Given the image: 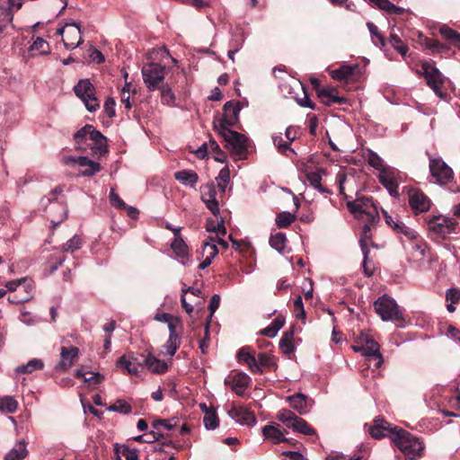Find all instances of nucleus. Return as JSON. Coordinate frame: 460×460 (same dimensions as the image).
Wrapping results in <instances>:
<instances>
[{"instance_id":"nucleus-1","label":"nucleus","mask_w":460,"mask_h":460,"mask_svg":"<svg viewBox=\"0 0 460 460\" xmlns=\"http://www.w3.org/2000/svg\"><path fill=\"white\" fill-rule=\"evenodd\" d=\"M347 209L354 217L362 222L363 226L360 231V247L364 254V271L367 276L373 274V270L367 265V256L369 253L368 242L372 239V230L379 222V212L376 205L371 197L358 195L352 199L347 195Z\"/></svg>"},{"instance_id":"nucleus-2","label":"nucleus","mask_w":460,"mask_h":460,"mask_svg":"<svg viewBox=\"0 0 460 460\" xmlns=\"http://www.w3.org/2000/svg\"><path fill=\"white\" fill-rule=\"evenodd\" d=\"M354 351H361L366 358L367 367H374L378 369L384 363V358L380 353L379 344L367 333L359 331L358 336L355 339V343L351 345Z\"/></svg>"},{"instance_id":"nucleus-3","label":"nucleus","mask_w":460,"mask_h":460,"mask_svg":"<svg viewBox=\"0 0 460 460\" xmlns=\"http://www.w3.org/2000/svg\"><path fill=\"white\" fill-rule=\"evenodd\" d=\"M393 443L407 459L416 460L423 456L425 448L423 443L402 428L394 433Z\"/></svg>"},{"instance_id":"nucleus-4","label":"nucleus","mask_w":460,"mask_h":460,"mask_svg":"<svg viewBox=\"0 0 460 460\" xmlns=\"http://www.w3.org/2000/svg\"><path fill=\"white\" fill-rule=\"evenodd\" d=\"M214 127L226 142V147H228L234 155L239 158H244L247 153L248 138L244 135L232 130L224 125H215Z\"/></svg>"},{"instance_id":"nucleus-5","label":"nucleus","mask_w":460,"mask_h":460,"mask_svg":"<svg viewBox=\"0 0 460 460\" xmlns=\"http://www.w3.org/2000/svg\"><path fill=\"white\" fill-rule=\"evenodd\" d=\"M376 314L383 321H394L403 323L404 317L396 302L390 296L384 295L374 304Z\"/></svg>"},{"instance_id":"nucleus-6","label":"nucleus","mask_w":460,"mask_h":460,"mask_svg":"<svg viewBox=\"0 0 460 460\" xmlns=\"http://www.w3.org/2000/svg\"><path fill=\"white\" fill-rule=\"evenodd\" d=\"M143 81L150 92L158 90L164 84L165 66L157 63H148L141 69Z\"/></svg>"},{"instance_id":"nucleus-7","label":"nucleus","mask_w":460,"mask_h":460,"mask_svg":"<svg viewBox=\"0 0 460 460\" xmlns=\"http://www.w3.org/2000/svg\"><path fill=\"white\" fill-rule=\"evenodd\" d=\"M277 418L279 421L284 423L287 428L291 429L295 432L306 436H316V431L312 426L289 410L279 411Z\"/></svg>"},{"instance_id":"nucleus-8","label":"nucleus","mask_w":460,"mask_h":460,"mask_svg":"<svg viewBox=\"0 0 460 460\" xmlns=\"http://www.w3.org/2000/svg\"><path fill=\"white\" fill-rule=\"evenodd\" d=\"M75 95L84 102L86 110L94 112L100 108L95 88L88 79L80 80L74 87Z\"/></svg>"},{"instance_id":"nucleus-9","label":"nucleus","mask_w":460,"mask_h":460,"mask_svg":"<svg viewBox=\"0 0 460 460\" xmlns=\"http://www.w3.org/2000/svg\"><path fill=\"white\" fill-rule=\"evenodd\" d=\"M421 70L427 84L434 91V93L443 97L446 93H443L442 87L444 84V76L440 71L436 67L434 62L422 61Z\"/></svg>"},{"instance_id":"nucleus-10","label":"nucleus","mask_w":460,"mask_h":460,"mask_svg":"<svg viewBox=\"0 0 460 460\" xmlns=\"http://www.w3.org/2000/svg\"><path fill=\"white\" fill-rule=\"evenodd\" d=\"M429 172L435 182L440 185H446L454 179L453 170L440 158H433L429 155Z\"/></svg>"},{"instance_id":"nucleus-11","label":"nucleus","mask_w":460,"mask_h":460,"mask_svg":"<svg viewBox=\"0 0 460 460\" xmlns=\"http://www.w3.org/2000/svg\"><path fill=\"white\" fill-rule=\"evenodd\" d=\"M407 194L409 205L415 215L430 209L431 200L421 190L410 188Z\"/></svg>"},{"instance_id":"nucleus-12","label":"nucleus","mask_w":460,"mask_h":460,"mask_svg":"<svg viewBox=\"0 0 460 460\" xmlns=\"http://www.w3.org/2000/svg\"><path fill=\"white\" fill-rule=\"evenodd\" d=\"M386 225L399 235H403L408 240H413L417 237V232L406 226L398 215H390L386 210L382 208Z\"/></svg>"},{"instance_id":"nucleus-13","label":"nucleus","mask_w":460,"mask_h":460,"mask_svg":"<svg viewBox=\"0 0 460 460\" xmlns=\"http://www.w3.org/2000/svg\"><path fill=\"white\" fill-rule=\"evenodd\" d=\"M401 428L393 426L391 423L386 421L384 418L378 416L373 420V424L369 428L368 431L372 438L381 439L385 437H389L393 441L394 433L400 430Z\"/></svg>"},{"instance_id":"nucleus-14","label":"nucleus","mask_w":460,"mask_h":460,"mask_svg":"<svg viewBox=\"0 0 460 460\" xmlns=\"http://www.w3.org/2000/svg\"><path fill=\"white\" fill-rule=\"evenodd\" d=\"M116 366L119 367L123 373L137 377L140 376L144 369L143 363H141L136 354L132 352L121 356L118 359Z\"/></svg>"},{"instance_id":"nucleus-15","label":"nucleus","mask_w":460,"mask_h":460,"mask_svg":"<svg viewBox=\"0 0 460 460\" xmlns=\"http://www.w3.org/2000/svg\"><path fill=\"white\" fill-rule=\"evenodd\" d=\"M429 229L439 235H447L455 232L456 223L448 217L433 216L428 220Z\"/></svg>"},{"instance_id":"nucleus-16","label":"nucleus","mask_w":460,"mask_h":460,"mask_svg":"<svg viewBox=\"0 0 460 460\" xmlns=\"http://www.w3.org/2000/svg\"><path fill=\"white\" fill-rule=\"evenodd\" d=\"M207 231L212 233V234L208 236L206 240L207 242L216 243V246L218 244L225 250L228 248V243L225 240L226 228L223 219H220L217 226L208 222L207 225Z\"/></svg>"},{"instance_id":"nucleus-17","label":"nucleus","mask_w":460,"mask_h":460,"mask_svg":"<svg viewBox=\"0 0 460 460\" xmlns=\"http://www.w3.org/2000/svg\"><path fill=\"white\" fill-rule=\"evenodd\" d=\"M250 382L251 377L245 373L231 374L225 379V384L239 396L243 395Z\"/></svg>"},{"instance_id":"nucleus-18","label":"nucleus","mask_w":460,"mask_h":460,"mask_svg":"<svg viewBox=\"0 0 460 460\" xmlns=\"http://www.w3.org/2000/svg\"><path fill=\"white\" fill-rule=\"evenodd\" d=\"M242 109L239 102H227L223 108V118L217 125H224L225 127H231L237 123L239 119V113Z\"/></svg>"},{"instance_id":"nucleus-19","label":"nucleus","mask_w":460,"mask_h":460,"mask_svg":"<svg viewBox=\"0 0 460 460\" xmlns=\"http://www.w3.org/2000/svg\"><path fill=\"white\" fill-rule=\"evenodd\" d=\"M367 63L368 60L365 58H359L355 62H347V85L349 82H359L364 78Z\"/></svg>"},{"instance_id":"nucleus-20","label":"nucleus","mask_w":460,"mask_h":460,"mask_svg":"<svg viewBox=\"0 0 460 460\" xmlns=\"http://www.w3.org/2000/svg\"><path fill=\"white\" fill-rule=\"evenodd\" d=\"M201 199L206 204L208 209L214 216L219 214L218 201L217 199V190L214 183H208L200 187Z\"/></svg>"},{"instance_id":"nucleus-21","label":"nucleus","mask_w":460,"mask_h":460,"mask_svg":"<svg viewBox=\"0 0 460 460\" xmlns=\"http://www.w3.org/2000/svg\"><path fill=\"white\" fill-rule=\"evenodd\" d=\"M228 415L237 423L243 425L250 426L256 423L254 414L243 405L233 404L232 407L228 410Z\"/></svg>"},{"instance_id":"nucleus-22","label":"nucleus","mask_w":460,"mask_h":460,"mask_svg":"<svg viewBox=\"0 0 460 460\" xmlns=\"http://www.w3.org/2000/svg\"><path fill=\"white\" fill-rule=\"evenodd\" d=\"M79 349L74 346L62 347L60 349V360L56 366L57 371H66L73 367L75 360L78 358Z\"/></svg>"},{"instance_id":"nucleus-23","label":"nucleus","mask_w":460,"mask_h":460,"mask_svg":"<svg viewBox=\"0 0 460 460\" xmlns=\"http://www.w3.org/2000/svg\"><path fill=\"white\" fill-rule=\"evenodd\" d=\"M63 43L66 49H75L82 43L81 30L76 22L66 23Z\"/></svg>"},{"instance_id":"nucleus-24","label":"nucleus","mask_w":460,"mask_h":460,"mask_svg":"<svg viewBox=\"0 0 460 460\" xmlns=\"http://www.w3.org/2000/svg\"><path fill=\"white\" fill-rule=\"evenodd\" d=\"M90 144L89 148L93 155H102L107 153V140L106 137L93 127V132L89 136Z\"/></svg>"},{"instance_id":"nucleus-25","label":"nucleus","mask_w":460,"mask_h":460,"mask_svg":"<svg viewBox=\"0 0 460 460\" xmlns=\"http://www.w3.org/2000/svg\"><path fill=\"white\" fill-rule=\"evenodd\" d=\"M287 399L289 402L291 408L301 415L307 413L312 406V401H310L304 394L298 393L288 396Z\"/></svg>"},{"instance_id":"nucleus-26","label":"nucleus","mask_w":460,"mask_h":460,"mask_svg":"<svg viewBox=\"0 0 460 460\" xmlns=\"http://www.w3.org/2000/svg\"><path fill=\"white\" fill-rule=\"evenodd\" d=\"M237 360L240 363L246 364L249 369L253 373L262 372L256 358L252 354L250 347H243L239 349L237 353Z\"/></svg>"},{"instance_id":"nucleus-27","label":"nucleus","mask_w":460,"mask_h":460,"mask_svg":"<svg viewBox=\"0 0 460 460\" xmlns=\"http://www.w3.org/2000/svg\"><path fill=\"white\" fill-rule=\"evenodd\" d=\"M143 366L152 373L159 375L165 373L168 369V365L165 362L157 358L150 352L145 356Z\"/></svg>"},{"instance_id":"nucleus-28","label":"nucleus","mask_w":460,"mask_h":460,"mask_svg":"<svg viewBox=\"0 0 460 460\" xmlns=\"http://www.w3.org/2000/svg\"><path fill=\"white\" fill-rule=\"evenodd\" d=\"M379 182L387 189L392 196L397 197L398 193V182L392 172L386 169L382 170L378 176Z\"/></svg>"},{"instance_id":"nucleus-29","label":"nucleus","mask_w":460,"mask_h":460,"mask_svg":"<svg viewBox=\"0 0 460 460\" xmlns=\"http://www.w3.org/2000/svg\"><path fill=\"white\" fill-rule=\"evenodd\" d=\"M93 132L92 125H85L79 129L74 136L75 142V148L79 151L84 152L89 147L90 138L89 136Z\"/></svg>"},{"instance_id":"nucleus-30","label":"nucleus","mask_w":460,"mask_h":460,"mask_svg":"<svg viewBox=\"0 0 460 460\" xmlns=\"http://www.w3.org/2000/svg\"><path fill=\"white\" fill-rule=\"evenodd\" d=\"M318 97L326 105L340 103L343 102V98L338 93L335 87L325 86L318 90Z\"/></svg>"},{"instance_id":"nucleus-31","label":"nucleus","mask_w":460,"mask_h":460,"mask_svg":"<svg viewBox=\"0 0 460 460\" xmlns=\"http://www.w3.org/2000/svg\"><path fill=\"white\" fill-rule=\"evenodd\" d=\"M419 43L426 49L431 50L432 53H447L449 47L441 43L436 39L428 38L419 33Z\"/></svg>"},{"instance_id":"nucleus-32","label":"nucleus","mask_w":460,"mask_h":460,"mask_svg":"<svg viewBox=\"0 0 460 460\" xmlns=\"http://www.w3.org/2000/svg\"><path fill=\"white\" fill-rule=\"evenodd\" d=\"M263 436L270 440L273 444H279L281 442H288L283 432L280 430L278 425L269 424L262 428Z\"/></svg>"},{"instance_id":"nucleus-33","label":"nucleus","mask_w":460,"mask_h":460,"mask_svg":"<svg viewBox=\"0 0 460 460\" xmlns=\"http://www.w3.org/2000/svg\"><path fill=\"white\" fill-rule=\"evenodd\" d=\"M174 178L184 186L194 188L199 181V175L192 170H181L174 172Z\"/></svg>"},{"instance_id":"nucleus-34","label":"nucleus","mask_w":460,"mask_h":460,"mask_svg":"<svg viewBox=\"0 0 460 460\" xmlns=\"http://www.w3.org/2000/svg\"><path fill=\"white\" fill-rule=\"evenodd\" d=\"M28 456L27 444L22 439L5 455L4 460H23Z\"/></svg>"},{"instance_id":"nucleus-35","label":"nucleus","mask_w":460,"mask_h":460,"mask_svg":"<svg viewBox=\"0 0 460 460\" xmlns=\"http://www.w3.org/2000/svg\"><path fill=\"white\" fill-rule=\"evenodd\" d=\"M166 228L172 230L174 234V240L171 244L172 249L177 255L184 257L187 254V245L180 234V228H172L169 226Z\"/></svg>"},{"instance_id":"nucleus-36","label":"nucleus","mask_w":460,"mask_h":460,"mask_svg":"<svg viewBox=\"0 0 460 460\" xmlns=\"http://www.w3.org/2000/svg\"><path fill=\"white\" fill-rule=\"evenodd\" d=\"M21 286L22 287V288L24 289L26 294L24 296H15L13 297L9 296L8 301L10 303L18 304V303L27 302L31 299L32 292H33V288H34L33 282L31 280L26 279V282H22Z\"/></svg>"},{"instance_id":"nucleus-37","label":"nucleus","mask_w":460,"mask_h":460,"mask_svg":"<svg viewBox=\"0 0 460 460\" xmlns=\"http://www.w3.org/2000/svg\"><path fill=\"white\" fill-rule=\"evenodd\" d=\"M44 366L43 360L40 358H32L26 364L18 366L15 371L22 374H31L36 370H41Z\"/></svg>"},{"instance_id":"nucleus-38","label":"nucleus","mask_w":460,"mask_h":460,"mask_svg":"<svg viewBox=\"0 0 460 460\" xmlns=\"http://www.w3.org/2000/svg\"><path fill=\"white\" fill-rule=\"evenodd\" d=\"M285 323V317L282 315L277 316L272 323L263 330H261L260 332L261 334L273 338L277 335L278 332L283 327Z\"/></svg>"},{"instance_id":"nucleus-39","label":"nucleus","mask_w":460,"mask_h":460,"mask_svg":"<svg viewBox=\"0 0 460 460\" xmlns=\"http://www.w3.org/2000/svg\"><path fill=\"white\" fill-rule=\"evenodd\" d=\"M439 33L444 39L460 49V33L447 25L440 27Z\"/></svg>"},{"instance_id":"nucleus-40","label":"nucleus","mask_w":460,"mask_h":460,"mask_svg":"<svg viewBox=\"0 0 460 460\" xmlns=\"http://www.w3.org/2000/svg\"><path fill=\"white\" fill-rule=\"evenodd\" d=\"M0 36L8 31L9 28H13V13L5 11L4 7L0 6Z\"/></svg>"},{"instance_id":"nucleus-41","label":"nucleus","mask_w":460,"mask_h":460,"mask_svg":"<svg viewBox=\"0 0 460 460\" xmlns=\"http://www.w3.org/2000/svg\"><path fill=\"white\" fill-rule=\"evenodd\" d=\"M293 338L294 332L291 330L283 333L279 341V348L284 354H290L294 351Z\"/></svg>"},{"instance_id":"nucleus-42","label":"nucleus","mask_w":460,"mask_h":460,"mask_svg":"<svg viewBox=\"0 0 460 460\" xmlns=\"http://www.w3.org/2000/svg\"><path fill=\"white\" fill-rule=\"evenodd\" d=\"M75 376L83 378L85 383L100 384L103 380L100 373L86 372L83 369H77Z\"/></svg>"},{"instance_id":"nucleus-43","label":"nucleus","mask_w":460,"mask_h":460,"mask_svg":"<svg viewBox=\"0 0 460 460\" xmlns=\"http://www.w3.org/2000/svg\"><path fill=\"white\" fill-rule=\"evenodd\" d=\"M273 144L278 148L279 152L290 156V155L295 154L294 150L290 147L289 143L283 139L281 136H273L272 137Z\"/></svg>"},{"instance_id":"nucleus-44","label":"nucleus","mask_w":460,"mask_h":460,"mask_svg":"<svg viewBox=\"0 0 460 460\" xmlns=\"http://www.w3.org/2000/svg\"><path fill=\"white\" fill-rule=\"evenodd\" d=\"M388 41L392 47L396 49L402 57L407 55L409 48L402 42L401 38L396 33L391 32Z\"/></svg>"},{"instance_id":"nucleus-45","label":"nucleus","mask_w":460,"mask_h":460,"mask_svg":"<svg viewBox=\"0 0 460 460\" xmlns=\"http://www.w3.org/2000/svg\"><path fill=\"white\" fill-rule=\"evenodd\" d=\"M31 51H36L40 55H48L50 52L49 44L41 37H37L30 47Z\"/></svg>"},{"instance_id":"nucleus-46","label":"nucleus","mask_w":460,"mask_h":460,"mask_svg":"<svg viewBox=\"0 0 460 460\" xmlns=\"http://www.w3.org/2000/svg\"><path fill=\"white\" fill-rule=\"evenodd\" d=\"M159 90L161 91L162 103L171 107L174 106L175 95L172 93V88L168 84H163L160 86Z\"/></svg>"},{"instance_id":"nucleus-47","label":"nucleus","mask_w":460,"mask_h":460,"mask_svg":"<svg viewBox=\"0 0 460 460\" xmlns=\"http://www.w3.org/2000/svg\"><path fill=\"white\" fill-rule=\"evenodd\" d=\"M217 188L221 192H226L227 185L230 181V171L227 166L220 170L217 177L216 178Z\"/></svg>"},{"instance_id":"nucleus-48","label":"nucleus","mask_w":460,"mask_h":460,"mask_svg":"<svg viewBox=\"0 0 460 460\" xmlns=\"http://www.w3.org/2000/svg\"><path fill=\"white\" fill-rule=\"evenodd\" d=\"M201 407L206 411L204 418H203V422H204L205 427L208 429H216L218 425V418H217L215 411L208 410L205 404H203Z\"/></svg>"},{"instance_id":"nucleus-49","label":"nucleus","mask_w":460,"mask_h":460,"mask_svg":"<svg viewBox=\"0 0 460 460\" xmlns=\"http://www.w3.org/2000/svg\"><path fill=\"white\" fill-rule=\"evenodd\" d=\"M18 402L11 396H4L0 399V411L13 413L17 411Z\"/></svg>"},{"instance_id":"nucleus-50","label":"nucleus","mask_w":460,"mask_h":460,"mask_svg":"<svg viewBox=\"0 0 460 460\" xmlns=\"http://www.w3.org/2000/svg\"><path fill=\"white\" fill-rule=\"evenodd\" d=\"M286 241L287 239L285 234L278 233L270 236V244L279 252H282L286 248Z\"/></svg>"},{"instance_id":"nucleus-51","label":"nucleus","mask_w":460,"mask_h":460,"mask_svg":"<svg viewBox=\"0 0 460 460\" xmlns=\"http://www.w3.org/2000/svg\"><path fill=\"white\" fill-rule=\"evenodd\" d=\"M180 345H181L180 337L169 336L167 341L163 346V349H164V355L172 357L176 353Z\"/></svg>"},{"instance_id":"nucleus-52","label":"nucleus","mask_w":460,"mask_h":460,"mask_svg":"<svg viewBox=\"0 0 460 460\" xmlns=\"http://www.w3.org/2000/svg\"><path fill=\"white\" fill-rule=\"evenodd\" d=\"M164 437L160 430H151L149 433L139 435L134 438V440L141 443H152L161 439Z\"/></svg>"},{"instance_id":"nucleus-53","label":"nucleus","mask_w":460,"mask_h":460,"mask_svg":"<svg viewBox=\"0 0 460 460\" xmlns=\"http://www.w3.org/2000/svg\"><path fill=\"white\" fill-rule=\"evenodd\" d=\"M296 219V215L290 212H281L276 217V224L279 228L288 227Z\"/></svg>"},{"instance_id":"nucleus-54","label":"nucleus","mask_w":460,"mask_h":460,"mask_svg":"<svg viewBox=\"0 0 460 460\" xmlns=\"http://www.w3.org/2000/svg\"><path fill=\"white\" fill-rule=\"evenodd\" d=\"M367 28L369 30V32L371 34L372 40L376 45H377V42L381 47H385L386 40L383 34L379 31L376 25H375L373 22H367Z\"/></svg>"},{"instance_id":"nucleus-55","label":"nucleus","mask_w":460,"mask_h":460,"mask_svg":"<svg viewBox=\"0 0 460 460\" xmlns=\"http://www.w3.org/2000/svg\"><path fill=\"white\" fill-rule=\"evenodd\" d=\"M82 239L78 235H74L62 247L64 252H74L82 247Z\"/></svg>"},{"instance_id":"nucleus-56","label":"nucleus","mask_w":460,"mask_h":460,"mask_svg":"<svg viewBox=\"0 0 460 460\" xmlns=\"http://www.w3.org/2000/svg\"><path fill=\"white\" fill-rule=\"evenodd\" d=\"M131 405L124 400H117L112 405L108 408L110 411H116L123 414H128L131 411Z\"/></svg>"},{"instance_id":"nucleus-57","label":"nucleus","mask_w":460,"mask_h":460,"mask_svg":"<svg viewBox=\"0 0 460 460\" xmlns=\"http://www.w3.org/2000/svg\"><path fill=\"white\" fill-rule=\"evenodd\" d=\"M306 179L310 184L318 190L320 192H325V189L321 185V174L320 172H310L306 173Z\"/></svg>"},{"instance_id":"nucleus-58","label":"nucleus","mask_w":460,"mask_h":460,"mask_svg":"<svg viewBox=\"0 0 460 460\" xmlns=\"http://www.w3.org/2000/svg\"><path fill=\"white\" fill-rule=\"evenodd\" d=\"M367 162L370 166L374 167L376 170H379L380 172L382 170H385L382 158L373 151H368Z\"/></svg>"},{"instance_id":"nucleus-59","label":"nucleus","mask_w":460,"mask_h":460,"mask_svg":"<svg viewBox=\"0 0 460 460\" xmlns=\"http://www.w3.org/2000/svg\"><path fill=\"white\" fill-rule=\"evenodd\" d=\"M412 242V249L418 252V255L420 259L425 257L427 244L421 239L419 238V234H417L416 239L411 240Z\"/></svg>"},{"instance_id":"nucleus-60","label":"nucleus","mask_w":460,"mask_h":460,"mask_svg":"<svg viewBox=\"0 0 460 460\" xmlns=\"http://www.w3.org/2000/svg\"><path fill=\"white\" fill-rule=\"evenodd\" d=\"M19 320L28 326H31L40 322V318L32 315L30 312L22 310L20 314Z\"/></svg>"},{"instance_id":"nucleus-61","label":"nucleus","mask_w":460,"mask_h":460,"mask_svg":"<svg viewBox=\"0 0 460 460\" xmlns=\"http://www.w3.org/2000/svg\"><path fill=\"white\" fill-rule=\"evenodd\" d=\"M117 453L121 455L126 460H137V452L135 449H131L126 446H122L117 448Z\"/></svg>"},{"instance_id":"nucleus-62","label":"nucleus","mask_w":460,"mask_h":460,"mask_svg":"<svg viewBox=\"0 0 460 460\" xmlns=\"http://www.w3.org/2000/svg\"><path fill=\"white\" fill-rule=\"evenodd\" d=\"M218 253L217 247L216 243H208L207 241L203 243V255L207 258L213 260L216 255Z\"/></svg>"},{"instance_id":"nucleus-63","label":"nucleus","mask_w":460,"mask_h":460,"mask_svg":"<svg viewBox=\"0 0 460 460\" xmlns=\"http://www.w3.org/2000/svg\"><path fill=\"white\" fill-rule=\"evenodd\" d=\"M102 167L99 163L91 161V163L85 167V170L82 171L79 175L81 176H93L101 171Z\"/></svg>"},{"instance_id":"nucleus-64","label":"nucleus","mask_w":460,"mask_h":460,"mask_svg":"<svg viewBox=\"0 0 460 460\" xmlns=\"http://www.w3.org/2000/svg\"><path fill=\"white\" fill-rule=\"evenodd\" d=\"M294 312L295 315L298 319L305 318V312L304 309L303 300L300 296H298L294 301Z\"/></svg>"}]
</instances>
